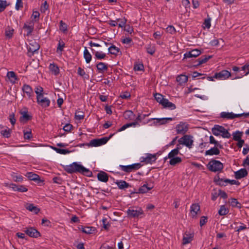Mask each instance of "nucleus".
Segmentation results:
<instances>
[{"mask_svg":"<svg viewBox=\"0 0 249 249\" xmlns=\"http://www.w3.org/2000/svg\"><path fill=\"white\" fill-rule=\"evenodd\" d=\"M65 170L69 173L79 172L88 177H90L92 175V172L88 169L77 162H73L71 165L67 166Z\"/></svg>","mask_w":249,"mask_h":249,"instance_id":"nucleus-1","label":"nucleus"},{"mask_svg":"<svg viewBox=\"0 0 249 249\" xmlns=\"http://www.w3.org/2000/svg\"><path fill=\"white\" fill-rule=\"evenodd\" d=\"M213 134L215 136L221 135L223 137L229 138L231 134L228 131L224 128V127L219 125H215L212 128Z\"/></svg>","mask_w":249,"mask_h":249,"instance_id":"nucleus-2","label":"nucleus"},{"mask_svg":"<svg viewBox=\"0 0 249 249\" xmlns=\"http://www.w3.org/2000/svg\"><path fill=\"white\" fill-rule=\"evenodd\" d=\"M249 73V64H247L241 67V69L234 66V79L241 78Z\"/></svg>","mask_w":249,"mask_h":249,"instance_id":"nucleus-3","label":"nucleus"},{"mask_svg":"<svg viewBox=\"0 0 249 249\" xmlns=\"http://www.w3.org/2000/svg\"><path fill=\"white\" fill-rule=\"evenodd\" d=\"M207 167L211 171L216 172L220 171L223 169V165L220 161L213 160L209 162Z\"/></svg>","mask_w":249,"mask_h":249,"instance_id":"nucleus-4","label":"nucleus"},{"mask_svg":"<svg viewBox=\"0 0 249 249\" xmlns=\"http://www.w3.org/2000/svg\"><path fill=\"white\" fill-rule=\"evenodd\" d=\"M193 137L190 135H185L181 138H180L178 142L180 144L185 145L189 148H192L194 141L193 139Z\"/></svg>","mask_w":249,"mask_h":249,"instance_id":"nucleus-5","label":"nucleus"},{"mask_svg":"<svg viewBox=\"0 0 249 249\" xmlns=\"http://www.w3.org/2000/svg\"><path fill=\"white\" fill-rule=\"evenodd\" d=\"M189 125L187 123L181 122L176 126V131L178 134H185L189 129Z\"/></svg>","mask_w":249,"mask_h":249,"instance_id":"nucleus-6","label":"nucleus"},{"mask_svg":"<svg viewBox=\"0 0 249 249\" xmlns=\"http://www.w3.org/2000/svg\"><path fill=\"white\" fill-rule=\"evenodd\" d=\"M107 137H103L101 139H93L90 141L88 144L89 146L97 147L106 144L109 140V138Z\"/></svg>","mask_w":249,"mask_h":249,"instance_id":"nucleus-7","label":"nucleus"},{"mask_svg":"<svg viewBox=\"0 0 249 249\" xmlns=\"http://www.w3.org/2000/svg\"><path fill=\"white\" fill-rule=\"evenodd\" d=\"M119 167L122 171L126 173H130L139 169L141 167V165L140 163H135L126 166L120 165Z\"/></svg>","mask_w":249,"mask_h":249,"instance_id":"nucleus-8","label":"nucleus"},{"mask_svg":"<svg viewBox=\"0 0 249 249\" xmlns=\"http://www.w3.org/2000/svg\"><path fill=\"white\" fill-rule=\"evenodd\" d=\"M39 47L40 46L38 43L35 41H31L27 47L28 50V55L31 57L39 50Z\"/></svg>","mask_w":249,"mask_h":249,"instance_id":"nucleus-9","label":"nucleus"},{"mask_svg":"<svg viewBox=\"0 0 249 249\" xmlns=\"http://www.w3.org/2000/svg\"><path fill=\"white\" fill-rule=\"evenodd\" d=\"M200 213V206L197 203L193 204L190 208V216L193 218H196L197 215Z\"/></svg>","mask_w":249,"mask_h":249,"instance_id":"nucleus-10","label":"nucleus"},{"mask_svg":"<svg viewBox=\"0 0 249 249\" xmlns=\"http://www.w3.org/2000/svg\"><path fill=\"white\" fill-rule=\"evenodd\" d=\"M231 73L226 70H223L219 72L215 73L214 77L218 80H225L231 76Z\"/></svg>","mask_w":249,"mask_h":249,"instance_id":"nucleus-11","label":"nucleus"},{"mask_svg":"<svg viewBox=\"0 0 249 249\" xmlns=\"http://www.w3.org/2000/svg\"><path fill=\"white\" fill-rule=\"evenodd\" d=\"M194 233L191 232H185L183 236L182 244L186 245L191 242L194 238Z\"/></svg>","mask_w":249,"mask_h":249,"instance_id":"nucleus-12","label":"nucleus"},{"mask_svg":"<svg viewBox=\"0 0 249 249\" xmlns=\"http://www.w3.org/2000/svg\"><path fill=\"white\" fill-rule=\"evenodd\" d=\"M143 213V211L141 208L138 209H129L127 211L128 215L132 217H138Z\"/></svg>","mask_w":249,"mask_h":249,"instance_id":"nucleus-13","label":"nucleus"},{"mask_svg":"<svg viewBox=\"0 0 249 249\" xmlns=\"http://www.w3.org/2000/svg\"><path fill=\"white\" fill-rule=\"evenodd\" d=\"M34 28V23L33 21H30L25 23L23 26V29L25 30L27 36H30L33 32Z\"/></svg>","mask_w":249,"mask_h":249,"instance_id":"nucleus-14","label":"nucleus"},{"mask_svg":"<svg viewBox=\"0 0 249 249\" xmlns=\"http://www.w3.org/2000/svg\"><path fill=\"white\" fill-rule=\"evenodd\" d=\"M201 54V51L198 49L192 50L184 54V59L191 57H196Z\"/></svg>","mask_w":249,"mask_h":249,"instance_id":"nucleus-15","label":"nucleus"},{"mask_svg":"<svg viewBox=\"0 0 249 249\" xmlns=\"http://www.w3.org/2000/svg\"><path fill=\"white\" fill-rule=\"evenodd\" d=\"M248 173L245 168H242L234 172V176L236 179H241L248 176Z\"/></svg>","mask_w":249,"mask_h":249,"instance_id":"nucleus-16","label":"nucleus"},{"mask_svg":"<svg viewBox=\"0 0 249 249\" xmlns=\"http://www.w3.org/2000/svg\"><path fill=\"white\" fill-rule=\"evenodd\" d=\"M25 232L27 235L32 237H37L39 235V232L33 228H27Z\"/></svg>","mask_w":249,"mask_h":249,"instance_id":"nucleus-17","label":"nucleus"},{"mask_svg":"<svg viewBox=\"0 0 249 249\" xmlns=\"http://www.w3.org/2000/svg\"><path fill=\"white\" fill-rule=\"evenodd\" d=\"M157 159L156 154H147L146 157L142 161L145 162L146 164H151L155 162Z\"/></svg>","mask_w":249,"mask_h":249,"instance_id":"nucleus-18","label":"nucleus"},{"mask_svg":"<svg viewBox=\"0 0 249 249\" xmlns=\"http://www.w3.org/2000/svg\"><path fill=\"white\" fill-rule=\"evenodd\" d=\"M26 176L31 180L38 181V182L43 181L40 179V177L38 175L33 173V172L27 173Z\"/></svg>","mask_w":249,"mask_h":249,"instance_id":"nucleus-19","label":"nucleus"},{"mask_svg":"<svg viewBox=\"0 0 249 249\" xmlns=\"http://www.w3.org/2000/svg\"><path fill=\"white\" fill-rule=\"evenodd\" d=\"M97 178L99 181L104 182H107L108 180L107 174L104 171H100L97 174Z\"/></svg>","mask_w":249,"mask_h":249,"instance_id":"nucleus-20","label":"nucleus"},{"mask_svg":"<svg viewBox=\"0 0 249 249\" xmlns=\"http://www.w3.org/2000/svg\"><path fill=\"white\" fill-rule=\"evenodd\" d=\"M7 77L12 84H15L18 80L17 76L13 71H8L7 73Z\"/></svg>","mask_w":249,"mask_h":249,"instance_id":"nucleus-21","label":"nucleus"},{"mask_svg":"<svg viewBox=\"0 0 249 249\" xmlns=\"http://www.w3.org/2000/svg\"><path fill=\"white\" fill-rule=\"evenodd\" d=\"M91 51L93 54L95 55V58L98 60H101L104 59L106 56V53L102 52L96 51L94 49L91 48Z\"/></svg>","mask_w":249,"mask_h":249,"instance_id":"nucleus-22","label":"nucleus"},{"mask_svg":"<svg viewBox=\"0 0 249 249\" xmlns=\"http://www.w3.org/2000/svg\"><path fill=\"white\" fill-rule=\"evenodd\" d=\"M151 120H155L156 122H155V124H163L167 123V121H172V118H152Z\"/></svg>","mask_w":249,"mask_h":249,"instance_id":"nucleus-23","label":"nucleus"},{"mask_svg":"<svg viewBox=\"0 0 249 249\" xmlns=\"http://www.w3.org/2000/svg\"><path fill=\"white\" fill-rule=\"evenodd\" d=\"M22 90L24 93L27 94V96L29 97L32 96L33 94V91L31 87L28 85H24L22 87Z\"/></svg>","mask_w":249,"mask_h":249,"instance_id":"nucleus-24","label":"nucleus"},{"mask_svg":"<svg viewBox=\"0 0 249 249\" xmlns=\"http://www.w3.org/2000/svg\"><path fill=\"white\" fill-rule=\"evenodd\" d=\"M25 208L29 211L32 212L35 214H37L40 211V209L37 207L35 206L33 204H26L25 205Z\"/></svg>","mask_w":249,"mask_h":249,"instance_id":"nucleus-25","label":"nucleus"},{"mask_svg":"<svg viewBox=\"0 0 249 249\" xmlns=\"http://www.w3.org/2000/svg\"><path fill=\"white\" fill-rule=\"evenodd\" d=\"M162 106L164 108H168L171 110L175 109L176 108V105L174 104L169 102V100L167 99H165L164 101L163 102Z\"/></svg>","mask_w":249,"mask_h":249,"instance_id":"nucleus-26","label":"nucleus"},{"mask_svg":"<svg viewBox=\"0 0 249 249\" xmlns=\"http://www.w3.org/2000/svg\"><path fill=\"white\" fill-rule=\"evenodd\" d=\"M180 148V147H177L176 148L172 150L170 152H169L168 156L165 158V159L166 160L167 159H172L176 157V156L179 153Z\"/></svg>","mask_w":249,"mask_h":249,"instance_id":"nucleus-27","label":"nucleus"},{"mask_svg":"<svg viewBox=\"0 0 249 249\" xmlns=\"http://www.w3.org/2000/svg\"><path fill=\"white\" fill-rule=\"evenodd\" d=\"M176 80L179 85H181L187 82L188 77L185 75L181 74L177 77Z\"/></svg>","mask_w":249,"mask_h":249,"instance_id":"nucleus-28","label":"nucleus"},{"mask_svg":"<svg viewBox=\"0 0 249 249\" xmlns=\"http://www.w3.org/2000/svg\"><path fill=\"white\" fill-rule=\"evenodd\" d=\"M220 153V151L218 149L217 147H214L213 148H212L210 150H208L206 151L205 154L208 155H219Z\"/></svg>","mask_w":249,"mask_h":249,"instance_id":"nucleus-29","label":"nucleus"},{"mask_svg":"<svg viewBox=\"0 0 249 249\" xmlns=\"http://www.w3.org/2000/svg\"><path fill=\"white\" fill-rule=\"evenodd\" d=\"M153 188V186H148L147 184H144L142 186L140 187L138 192L139 193H145L148 191L150 190Z\"/></svg>","mask_w":249,"mask_h":249,"instance_id":"nucleus-30","label":"nucleus"},{"mask_svg":"<svg viewBox=\"0 0 249 249\" xmlns=\"http://www.w3.org/2000/svg\"><path fill=\"white\" fill-rule=\"evenodd\" d=\"M84 57L87 63H89L91 60V55L86 47H85L84 51Z\"/></svg>","mask_w":249,"mask_h":249,"instance_id":"nucleus-31","label":"nucleus"},{"mask_svg":"<svg viewBox=\"0 0 249 249\" xmlns=\"http://www.w3.org/2000/svg\"><path fill=\"white\" fill-rule=\"evenodd\" d=\"M116 184L120 189H124L129 186V183L124 180L117 181Z\"/></svg>","mask_w":249,"mask_h":249,"instance_id":"nucleus-32","label":"nucleus"},{"mask_svg":"<svg viewBox=\"0 0 249 249\" xmlns=\"http://www.w3.org/2000/svg\"><path fill=\"white\" fill-rule=\"evenodd\" d=\"M108 52L112 54L117 55L120 52V49L115 45H111L108 49Z\"/></svg>","mask_w":249,"mask_h":249,"instance_id":"nucleus-33","label":"nucleus"},{"mask_svg":"<svg viewBox=\"0 0 249 249\" xmlns=\"http://www.w3.org/2000/svg\"><path fill=\"white\" fill-rule=\"evenodd\" d=\"M211 57L212 56L210 55H203L201 56L197 60V61H198L197 65H200L206 63Z\"/></svg>","mask_w":249,"mask_h":249,"instance_id":"nucleus-34","label":"nucleus"},{"mask_svg":"<svg viewBox=\"0 0 249 249\" xmlns=\"http://www.w3.org/2000/svg\"><path fill=\"white\" fill-rule=\"evenodd\" d=\"M49 69L55 75H57L59 72V68L54 63L50 65Z\"/></svg>","mask_w":249,"mask_h":249,"instance_id":"nucleus-35","label":"nucleus"},{"mask_svg":"<svg viewBox=\"0 0 249 249\" xmlns=\"http://www.w3.org/2000/svg\"><path fill=\"white\" fill-rule=\"evenodd\" d=\"M37 103L43 107H47L50 106V101L49 99L45 98L43 99H40Z\"/></svg>","mask_w":249,"mask_h":249,"instance_id":"nucleus-36","label":"nucleus"},{"mask_svg":"<svg viewBox=\"0 0 249 249\" xmlns=\"http://www.w3.org/2000/svg\"><path fill=\"white\" fill-rule=\"evenodd\" d=\"M220 117H221V118H223V119H233V113L222 112L220 113Z\"/></svg>","mask_w":249,"mask_h":249,"instance_id":"nucleus-37","label":"nucleus"},{"mask_svg":"<svg viewBox=\"0 0 249 249\" xmlns=\"http://www.w3.org/2000/svg\"><path fill=\"white\" fill-rule=\"evenodd\" d=\"M169 164L171 165L175 166L177 164L180 163L182 161L181 158L176 157L172 159H170Z\"/></svg>","mask_w":249,"mask_h":249,"instance_id":"nucleus-38","label":"nucleus"},{"mask_svg":"<svg viewBox=\"0 0 249 249\" xmlns=\"http://www.w3.org/2000/svg\"><path fill=\"white\" fill-rule=\"evenodd\" d=\"M97 70L100 72H104L105 71H107V66L103 62H99L97 64Z\"/></svg>","mask_w":249,"mask_h":249,"instance_id":"nucleus-39","label":"nucleus"},{"mask_svg":"<svg viewBox=\"0 0 249 249\" xmlns=\"http://www.w3.org/2000/svg\"><path fill=\"white\" fill-rule=\"evenodd\" d=\"M146 51L147 53L153 55L156 51L155 46L154 44H148L146 47Z\"/></svg>","mask_w":249,"mask_h":249,"instance_id":"nucleus-40","label":"nucleus"},{"mask_svg":"<svg viewBox=\"0 0 249 249\" xmlns=\"http://www.w3.org/2000/svg\"><path fill=\"white\" fill-rule=\"evenodd\" d=\"M22 116L20 118V121L21 122L25 121V122L30 120L31 117L28 114L27 112L23 111L21 112Z\"/></svg>","mask_w":249,"mask_h":249,"instance_id":"nucleus-41","label":"nucleus"},{"mask_svg":"<svg viewBox=\"0 0 249 249\" xmlns=\"http://www.w3.org/2000/svg\"><path fill=\"white\" fill-rule=\"evenodd\" d=\"M82 231L87 234L92 233L95 231V228L91 227H85L82 228Z\"/></svg>","mask_w":249,"mask_h":249,"instance_id":"nucleus-42","label":"nucleus"},{"mask_svg":"<svg viewBox=\"0 0 249 249\" xmlns=\"http://www.w3.org/2000/svg\"><path fill=\"white\" fill-rule=\"evenodd\" d=\"M52 148L57 153L60 154H67L70 153V151H69L68 149H60L58 148H56L55 147H52Z\"/></svg>","mask_w":249,"mask_h":249,"instance_id":"nucleus-43","label":"nucleus"},{"mask_svg":"<svg viewBox=\"0 0 249 249\" xmlns=\"http://www.w3.org/2000/svg\"><path fill=\"white\" fill-rule=\"evenodd\" d=\"M11 177L14 181L18 182H21L23 181V177L21 175H17L13 173L11 174Z\"/></svg>","mask_w":249,"mask_h":249,"instance_id":"nucleus-44","label":"nucleus"},{"mask_svg":"<svg viewBox=\"0 0 249 249\" xmlns=\"http://www.w3.org/2000/svg\"><path fill=\"white\" fill-rule=\"evenodd\" d=\"M154 97L156 101L161 105L163 104V102L165 100V99L163 98V96L160 93L155 94Z\"/></svg>","mask_w":249,"mask_h":249,"instance_id":"nucleus-45","label":"nucleus"},{"mask_svg":"<svg viewBox=\"0 0 249 249\" xmlns=\"http://www.w3.org/2000/svg\"><path fill=\"white\" fill-rule=\"evenodd\" d=\"M211 18L209 17V16H208V18L205 19L204 22L203 23L204 28L209 29L211 27Z\"/></svg>","mask_w":249,"mask_h":249,"instance_id":"nucleus-46","label":"nucleus"},{"mask_svg":"<svg viewBox=\"0 0 249 249\" xmlns=\"http://www.w3.org/2000/svg\"><path fill=\"white\" fill-rule=\"evenodd\" d=\"M84 113L82 111H77L75 112V118L76 120H81L84 119Z\"/></svg>","mask_w":249,"mask_h":249,"instance_id":"nucleus-47","label":"nucleus"},{"mask_svg":"<svg viewBox=\"0 0 249 249\" xmlns=\"http://www.w3.org/2000/svg\"><path fill=\"white\" fill-rule=\"evenodd\" d=\"M229 211L226 208L225 206H221L218 211V213L220 215H224L228 213Z\"/></svg>","mask_w":249,"mask_h":249,"instance_id":"nucleus-48","label":"nucleus"},{"mask_svg":"<svg viewBox=\"0 0 249 249\" xmlns=\"http://www.w3.org/2000/svg\"><path fill=\"white\" fill-rule=\"evenodd\" d=\"M9 5L6 0H0V13L4 11L6 7Z\"/></svg>","mask_w":249,"mask_h":249,"instance_id":"nucleus-49","label":"nucleus"},{"mask_svg":"<svg viewBox=\"0 0 249 249\" xmlns=\"http://www.w3.org/2000/svg\"><path fill=\"white\" fill-rule=\"evenodd\" d=\"M65 47V43L61 40H59L58 44L57 47V52H61Z\"/></svg>","mask_w":249,"mask_h":249,"instance_id":"nucleus-50","label":"nucleus"},{"mask_svg":"<svg viewBox=\"0 0 249 249\" xmlns=\"http://www.w3.org/2000/svg\"><path fill=\"white\" fill-rule=\"evenodd\" d=\"M24 138L26 140H30L32 137L31 130L29 129L26 131H23Z\"/></svg>","mask_w":249,"mask_h":249,"instance_id":"nucleus-51","label":"nucleus"},{"mask_svg":"<svg viewBox=\"0 0 249 249\" xmlns=\"http://www.w3.org/2000/svg\"><path fill=\"white\" fill-rule=\"evenodd\" d=\"M234 224H235L236 226L234 227V229H236V231H239L241 230H246L247 229L246 226L244 224H241L240 226H238V223L237 222H234Z\"/></svg>","mask_w":249,"mask_h":249,"instance_id":"nucleus-52","label":"nucleus"},{"mask_svg":"<svg viewBox=\"0 0 249 249\" xmlns=\"http://www.w3.org/2000/svg\"><path fill=\"white\" fill-rule=\"evenodd\" d=\"M220 194L219 190L218 191L213 190L212 193V199L213 201L215 200L217 197L219 196Z\"/></svg>","mask_w":249,"mask_h":249,"instance_id":"nucleus-53","label":"nucleus"},{"mask_svg":"<svg viewBox=\"0 0 249 249\" xmlns=\"http://www.w3.org/2000/svg\"><path fill=\"white\" fill-rule=\"evenodd\" d=\"M243 135V132H240L239 131H237L235 132H234V141L241 139Z\"/></svg>","mask_w":249,"mask_h":249,"instance_id":"nucleus-54","label":"nucleus"},{"mask_svg":"<svg viewBox=\"0 0 249 249\" xmlns=\"http://www.w3.org/2000/svg\"><path fill=\"white\" fill-rule=\"evenodd\" d=\"M14 29L9 28L8 29H7L5 31V36L7 37L10 38L12 37L13 33H14Z\"/></svg>","mask_w":249,"mask_h":249,"instance_id":"nucleus-55","label":"nucleus"},{"mask_svg":"<svg viewBox=\"0 0 249 249\" xmlns=\"http://www.w3.org/2000/svg\"><path fill=\"white\" fill-rule=\"evenodd\" d=\"M49 7V5L47 4L46 1H45L42 4L40 7V11L41 12L45 13L46 11L48 9Z\"/></svg>","mask_w":249,"mask_h":249,"instance_id":"nucleus-56","label":"nucleus"},{"mask_svg":"<svg viewBox=\"0 0 249 249\" xmlns=\"http://www.w3.org/2000/svg\"><path fill=\"white\" fill-rule=\"evenodd\" d=\"M214 181L216 182L217 184L220 186L225 185L226 184L225 179L220 178L218 177V179H216V178H214Z\"/></svg>","mask_w":249,"mask_h":249,"instance_id":"nucleus-57","label":"nucleus"},{"mask_svg":"<svg viewBox=\"0 0 249 249\" xmlns=\"http://www.w3.org/2000/svg\"><path fill=\"white\" fill-rule=\"evenodd\" d=\"M60 30L63 32L67 30V25L62 20H61L60 22Z\"/></svg>","mask_w":249,"mask_h":249,"instance_id":"nucleus-58","label":"nucleus"},{"mask_svg":"<svg viewBox=\"0 0 249 249\" xmlns=\"http://www.w3.org/2000/svg\"><path fill=\"white\" fill-rule=\"evenodd\" d=\"M1 134L5 138H9L10 136V130L9 129L2 130L0 132Z\"/></svg>","mask_w":249,"mask_h":249,"instance_id":"nucleus-59","label":"nucleus"},{"mask_svg":"<svg viewBox=\"0 0 249 249\" xmlns=\"http://www.w3.org/2000/svg\"><path fill=\"white\" fill-rule=\"evenodd\" d=\"M134 115L133 112L130 110L126 111L124 113V116L125 119H130Z\"/></svg>","mask_w":249,"mask_h":249,"instance_id":"nucleus-60","label":"nucleus"},{"mask_svg":"<svg viewBox=\"0 0 249 249\" xmlns=\"http://www.w3.org/2000/svg\"><path fill=\"white\" fill-rule=\"evenodd\" d=\"M40 14L38 11H34L32 15V18L35 21H37L39 20Z\"/></svg>","mask_w":249,"mask_h":249,"instance_id":"nucleus-61","label":"nucleus"},{"mask_svg":"<svg viewBox=\"0 0 249 249\" xmlns=\"http://www.w3.org/2000/svg\"><path fill=\"white\" fill-rule=\"evenodd\" d=\"M210 142L211 143L214 144L215 146L217 147L220 146V144L219 143V142L216 141L214 139V137L212 136H210Z\"/></svg>","mask_w":249,"mask_h":249,"instance_id":"nucleus-62","label":"nucleus"},{"mask_svg":"<svg viewBox=\"0 0 249 249\" xmlns=\"http://www.w3.org/2000/svg\"><path fill=\"white\" fill-rule=\"evenodd\" d=\"M23 7L22 0H17L15 8L16 10H18L20 8Z\"/></svg>","mask_w":249,"mask_h":249,"instance_id":"nucleus-63","label":"nucleus"},{"mask_svg":"<svg viewBox=\"0 0 249 249\" xmlns=\"http://www.w3.org/2000/svg\"><path fill=\"white\" fill-rule=\"evenodd\" d=\"M43 92V89L41 87L38 86L36 88L35 92L37 95H38L39 94H42Z\"/></svg>","mask_w":249,"mask_h":249,"instance_id":"nucleus-64","label":"nucleus"}]
</instances>
